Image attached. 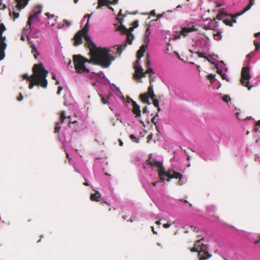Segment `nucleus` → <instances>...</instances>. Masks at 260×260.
I'll return each instance as SVG.
<instances>
[{"mask_svg": "<svg viewBox=\"0 0 260 260\" xmlns=\"http://www.w3.org/2000/svg\"><path fill=\"white\" fill-rule=\"evenodd\" d=\"M83 37L86 41L92 56V60L95 64L100 65L103 68L109 67L112 61L114 60V57L110 53V50L106 48H98L87 34L84 35Z\"/></svg>", "mask_w": 260, "mask_h": 260, "instance_id": "obj_1", "label": "nucleus"}, {"mask_svg": "<svg viewBox=\"0 0 260 260\" xmlns=\"http://www.w3.org/2000/svg\"><path fill=\"white\" fill-rule=\"evenodd\" d=\"M32 71L31 84H29V88L32 89L35 85L46 88L48 85L46 77L48 72L45 69L43 63L40 62L35 64L32 67Z\"/></svg>", "mask_w": 260, "mask_h": 260, "instance_id": "obj_2", "label": "nucleus"}, {"mask_svg": "<svg viewBox=\"0 0 260 260\" xmlns=\"http://www.w3.org/2000/svg\"><path fill=\"white\" fill-rule=\"evenodd\" d=\"M73 61L75 66V69L78 73L81 74L83 73H89V70L86 68L85 66L86 62L91 63L94 62L91 60H88L83 57L80 55H74L73 56Z\"/></svg>", "mask_w": 260, "mask_h": 260, "instance_id": "obj_3", "label": "nucleus"}, {"mask_svg": "<svg viewBox=\"0 0 260 260\" xmlns=\"http://www.w3.org/2000/svg\"><path fill=\"white\" fill-rule=\"evenodd\" d=\"M6 30V27L4 23L0 24V61L3 60L5 56V49L7 47V44L5 43L6 38L5 36H3V32Z\"/></svg>", "mask_w": 260, "mask_h": 260, "instance_id": "obj_4", "label": "nucleus"}, {"mask_svg": "<svg viewBox=\"0 0 260 260\" xmlns=\"http://www.w3.org/2000/svg\"><path fill=\"white\" fill-rule=\"evenodd\" d=\"M251 78L249 74V68L248 67H244L241 71V78L240 80L241 84L245 87H247L248 90H250L252 86H249V80Z\"/></svg>", "mask_w": 260, "mask_h": 260, "instance_id": "obj_5", "label": "nucleus"}, {"mask_svg": "<svg viewBox=\"0 0 260 260\" xmlns=\"http://www.w3.org/2000/svg\"><path fill=\"white\" fill-rule=\"evenodd\" d=\"M89 30V25H88V20H87V23L85 25L83 29L79 30L74 36V45L75 46H77L80 45L83 43V35L88 34V31Z\"/></svg>", "mask_w": 260, "mask_h": 260, "instance_id": "obj_6", "label": "nucleus"}, {"mask_svg": "<svg viewBox=\"0 0 260 260\" xmlns=\"http://www.w3.org/2000/svg\"><path fill=\"white\" fill-rule=\"evenodd\" d=\"M209 247L207 245L201 243L198 253L199 260H206L212 256L209 253Z\"/></svg>", "mask_w": 260, "mask_h": 260, "instance_id": "obj_7", "label": "nucleus"}, {"mask_svg": "<svg viewBox=\"0 0 260 260\" xmlns=\"http://www.w3.org/2000/svg\"><path fill=\"white\" fill-rule=\"evenodd\" d=\"M167 177H168V179H167V181L169 182L170 181L171 179H179V181L178 182V185H182L183 184V182L182 180H181V178L182 177V175L180 173L177 172L174 170H171L168 171V174Z\"/></svg>", "mask_w": 260, "mask_h": 260, "instance_id": "obj_8", "label": "nucleus"}, {"mask_svg": "<svg viewBox=\"0 0 260 260\" xmlns=\"http://www.w3.org/2000/svg\"><path fill=\"white\" fill-rule=\"evenodd\" d=\"M126 35V43L123 45H120L117 48V52L119 53V55L121 53L122 50L123 49H124L125 48V47H126L127 43H128L130 45L132 44L133 40L134 38V36L132 34L129 33L128 34H127Z\"/></svg>", "mask_w": 260, "mask_h": 260, "instance_id": "obj_9", "label": "nucleus"}, {"mask_svg": "<svg viewBox=\"0 0 260 260\" xmlns=\"http://www.w3.org/2000/svg\"><path fill=\"white\" fill-rule=\"evenodd\" d=\"M41 7L38 6L35 8V12L34 14L29 16L28 21L27 22V25H29V27L31 24V20L35 18H37L38 15L42 12Z\"/></svg>", "mask_w": 260, "mask_h": 260, "instance_id": "obj_10", "label": "nucleus"}, {"mask_svg": "<svg viewBox=\"0 0 260 260\" xmlns=\"http://www.w3.org/2000/svg\"><path fill=\"white\" fill-rule=\"evenodd\" d=\"M207 212L209 216L215 218L216 220L219 219V217L215 214L216 213V209L214 206H208L207 207Z\"/></svg>", "mask_w": 260, "mask_h": 260, "instance_id": "obj_11", "label": "nucleus"}, {"mask_svg": "<svg viewBox=\"0 0 260 260\" xmlns=\"http://www.w3.org/2000/svg\"><path fill=\"white\" fill-rule=\"evenodd\" d=\"M132 105H133V108H132V112L133 113L136 115V117H138L139 116H141V110H140V107L139 106L137 103L132 100Z\"/></svg>", "mask_w": 260, "mask_h": 260, "instance_id": "obj_12", "label": "nucleus"}, {"mask_svg": "<svg viewBox=\"0 0 260 260\" xmlns=\"http://www.w3.org/2000/svg\"><path fill=\"white\" fill-rule=\"evenodd\" d=\"M237 14L236 15H228V16H230L232 18V19L230 20L229 19H224L223 20V22L226 25L229 26H233V23H236V18L238 17L236 16Z\"/></svg>", "mask_w": 260, "mask_h": 260, "instance_id": "obj_13", "label": "nucleus"}, {"mask_svg": "<svg viewBox=\"0 0 260 260\" xmlns=\"http://www.w3.org/2000/svg\"><path fill=\"white\" fill-rule=\"evenodd\" d=\"M198 29L195 25H193L190 27H183L181 31V34L184 36H186L188 33L197 31Z\"/></svg>", "mask_w": 260, "mask_h": 260, "instance_id": "obj_14", "label": "nucleus"}, {"mask_svg": "<svg viewBox=\"0 0 260 260\" xmlns=\"http://www.w3.org/2000/svg\"><path fill=\"white\" fill-rule=\"evenodd\" d=\"M135 73L133 75V78L135 80L140 79L139 76L143 72V69L141 66H135L134 68Z\"/></svg>", "mask_w": 260, "mask_h": 260, "instance_id": "obj_15", "label": "nucleus"}, {"mask_svg": "<svg viewBox=\"0 0 260 260\" xmlns=\"http://www.w3.org/2000/svg\"><path fill=\"white\" fill-rule=\"evenodd\" d=\"M149 55L148 54H147L146 55V63H145V67L147 69L145 71V73H147L149 75L154 74L153 70L152 68L149 67L150 65V61L149 59Z\"/></svg>", "mask_w": 260, "mask_h": 260, "instance_id": "obj_16", "label": "nucleus"}, {"mask_svg": "<svg viewBox=\"0 0 260 260\" xmlns=\"http://www.w3.org/2000/svg\"><path fill=\"white\" fill-rule=\"evenodd\" d=\"M147 162L148 164L150 165L151 166H155L158 168L159 170L164 169V167L162 166V164L161 162L157 161L154 159H148L147 160Z\"/></svg>", "mask_w": 260, "mask_h": 260, "instance_id": "obj_17", "label": "nucleus"}, {"mask_svg": "<svg viewBox=\"0 0 260 260\" xmlns=\"http://www.w3.org/2000/svg\"><path fill=\"white\" fill-rule=\"evenodd\" d=\"M147 44H143L137 52V58H141L144 56V54L147 49Z\"/></svg>", "mask_w": 260, "mask_h": 260, "instance_id": "obj_18", "label": "nucleus"}, {"mask_svg": "<svg viewBox=\"0 0 260 260\" xmlns=\"http://www.w3.org/2000/svg\"><path fill=\"white\" fill-rule=\"evenodd\" d=\"M118 0H98L99 6H104L109 4H115ZM99 7H98L99 8Z\"/></svg>", "mask_w": 260, "mask_h": 260, "instance_id": "obj_19", "label": "nucleus"}, {"mask_svg": "<svg viewBox=\"0 0 260 260\" xmlns=\"http://www.w3.org/2000/svg\"><path fill=\"white\" fill-rule=\"evenodd\" d=\"M17 3L16 7L19 10L23 9L27 5L29 0H14Z\"/></svg>", "mask_w": 260, "mask_h": 260, "instance_id": "obj_20", "label": "nucleus"}, {"mask_svg": "<svg viewBox=\"0 0 260 260\" xmlns=\"http://www.w3.org/2000/svg\"><path fill=\"white\" fill-rule=\"evenodd\" d=\"M203 239H204V238H202L201 239L197 240L195 242L194 244H193V247H192L190 249V251L193 252H198L199 253L200 247V246L201 244V243H201V240H203Z\"/></svg>", "mask_w": 260, "mask_h": 260, "instance_id": "obj_21", "label": "nucleus"}, {"mask_svg": "<svg viewBox=\"0 0 260 260\" xmlns=\"http://www.w3.org/2000/svg\"><path fill=\"white\" fill-rule=\"evenodd\" d=\"M90 200L92 201L100 202L101 201V195L98 191L90 195Z\"/></svg>", "mask_w": 260, "mask_h": 260, "instance_id": "obj_22", "label": "nucleus"}, {"mask_svg": "<svg viewBox=\"0 0 260 260\" xmlns=\"http://www.w3.org/2000/svg\"><path fill=\"white\" fill-rule=\"evenodd\" d=\"M253 1L254 0H250L248 5L242 10V11H241L240 13H237L236 16H239L243 14L246 11H248L251 8V7L254 5Z\"/></svg>", "mask_w": 260, "mask_h": 260, "instance_id": "obj_23", "label": "nucleus"}, {"mask_svg": "<svg viewBox=\"0 0 260 260\" xmlns=\"http://www.w3.org/2000/svg\"><path fill=\"white\" fill-rule=\"evenodd\" d=\"M139 97L140 99L143 103L147 104L148 105H150L151 104L149 100V98H150V97L147 94H141Z\"/></svg>", "mask_w": 260, "mask_h": 260, "instance_id": "obj_24", "label": "nucleus"}, {"mask_svg": "<svg viewBox=\"0 0 260 260\" xmlns=\"http://www.w3.org/2000/svg\"><path fill=\"white\" fill-rule=\"evenodd\" d=\"M145 94H147L148 96H149L151 99H153L155 98V95L154 93V91L153 90V85L152 84H150L148 88V91Z\"/></svg>", "mask_w": 260, "mask_h": 260, "instance_id": "obj_25", "label": "nucleus"}, {"mask_svg": "<svg viewBox=\"0 0 260 260\" xmlns=\"http://www.w3.org/2000/svg\"><path fill=\"white\" fill-rule=\"evenodd\" d=\"M158 174L160 177V180L162 182H164V181L165 180L164 176H167L168 172H165V169L158 170Z\"/></svg>", "mask_w": 260, "mask_h": 260, "instance_id": "obj_26", "label": "nucleus"}, {"mask_svg": "<svg viewBox=\"0 0 260 260\" xmlns=\"http://www.w3.org/2000/svg\"><path fill=\"white\" fill-rule=\"evenodd\" d=\"M215 68L217 69V73L218 74L220 75L222 79L225 80L227 81H229V80L226 78V74L222 73V71L221 69H218L217 64H215Z\"/></svg>", "mask_w": 260, "mask_h": 260, "instance_id": "obj_27", "label": "nucleus"}, {"mask_svg": "<svg viewBox=\"0 0 260 260\" xmlns=\"http://www.w3.org/2000/svg\"><path fill=\"white\" fill-rule=\"evenodd\" d=\"M228 16V14L223 11H220L216 16V19L221 20L225 16Z\"/></svg>", "mask_w": 260, "mask_h": 260, "instance_id": "obj_28", "label": "nucleus"}, {"mask_svg": "<svg viewBox=\"0 0 260 260\" xmlns=\"http://www.w3.org/2000/svg\"><path fill=\"white\" fill-rule=\"evenodd\" d=\"M117 30L121 32L123 34H127V28H126L124 25H120L117 27Z\"/></svg>", "mask_w": 260, "mask_h": 260, "instance_id": "obj_29", "label": "nucleus"}, {"mask_svg": "<svg viewBox=\"0 0 260 260\" xmlns=\"http://www.w3.org/2000/svg\"><path fill=\"white\" fill-rule=\"evenodd\" d=\"M254 131L255 133L258 132L260 133V120L256 122L254 128Z\"/></svg>", "mask_w": 260, "mask_h": 260, "instance_id": "obj_30", "label": "nucleus"}, {"mask_svg": "<svg viewBox=\"0 0 260 260\" xmlns=\"http://www.w3.org/2000/svg\"><path fill=\"white\" fill-rule=\"evenodd\" d=\"M31 52L34 54L35 58L36 59L39 55L37 51V48L34 45L31 46Z\"/></svg>", "mask_w": 260, "mask_h": 260, "instance_id": "obj_31", "label": "nucleus"}, {"mask_svg": "<svg viewBox=\"0 0 260 260\" xmlns=\"http://www.w3.org/2000/svg\"><path fill=\"white\" fill-rule=\"evenodd\" d=\"M60 129V126L59 125V123L58 122H56L55 123V126L54 127V133L58 134L59 133Z\"/></svg>", "mask_w": 260, "mask_h": 260, "instance_id": "obj_32", "label": "nucleus"}, {"mask_svg": "<svg viewBox=\"0 0 260 260\" xmlns=\"http://www.w3.org/2000/svg\"><path fill=\"white\" fill-rule=\"evenodd\" d=\"M214 38L215 40L219 41L221 39V32H217L216 34H214Z\"/></svg>", "mask_w": 260, "mask_h": 260, "instance_id": "obj_33", "label": "nucleus"}, {"mask_svg": "<svg viewBox=\"0 0 260 260\" xmlns=\"http://www.w3.org/2000/svg\"><path fill=\"white\" fill-rule=\"evenodd\" d=\"M153 75L154 74L149 75L150 84H152V83L155 81L156 79V77Z\"/></svg>", "mask_w": 260, "mask_h": 260, "instance_id": "obj_34", "label": "nucleus"}, {"mask_svg": "<svg viewBox=\"0 0 260 260\" xmlns=\"http://www.w3.org/2000/svg\"><path fill=\"white\" fill-rule=\"evenodd\" d=\"M236 115H237V118L239 119V120H242V119L245 120V118H244L243 116H242V113L238 112L236 113ZM250 118V117L249 118H248V117L246 118V119H249Z\"/></svg>", "mask_w": 260, "mask_h": 260, "instance_id": "obj_35", "label": "nucleus"}, {"mask_svg": "<svg viewBox=\"0 0 260 260\" xmlns=\"http://www.w3.org/2000/svg\"><path fill=\"white\" fill-rule=\"evenodd\" d=\"M66 118V114H65L64 111H62L60 114V116L61 123L63 122Z\"/></svg>", "mask_w": 260, "mask_h": 260, "instance_id": "obj_36", "label": "nucleus"}, {"mask_svg": "<svg viewBox=\"0 0 260 260\" xmlns=\"http://www.w3.org/2000/svg\"><path fill=\"white\" fill-rule=\"evenodd\" d=\"M196 54H198V55L199 56V57H203V58H206L207 60H208L209 62L210 61V59H209L208 57H206L204 55V54L200 52H199V51H197L196 52Z\"/></svg>", "mask_w": 260, "mask_h": 260, "instance_id": "obj_37", "label": "nucleus"}, {"mask_svg": "<svg viewBox=\"0 0 260 260\" xmlns=\"http://www.w3.org/2000/svg\"><path fill=\"white\" fill-rule=\"evenodd\" d=\"M222 101L225 103H228L231 101V98L229 95H225L222 97Z\"/></svg>", "mask_w": 260, "mask_h": 260, "instance_id": "obj_38", "label": "nucleus"}, {"mask_svg": "<svg viewBox=\"0 0 260 260\" xmlns=\"http://www.w3.org/2000/svg\"><path fill=\"white\" fill-rule=\"evenodd\" d=\"M23 77L24 79L29 81L30 82L29 84H31V75L29 76L27 74H24L23 75Z\"/></svg>", "mask_w": 260, "mask_h": 260, "instance_id": "obj_39", "label": "nucleus"}, {"mask_svg": "<svg viewBox=\"0 0 260 260\" xmlns=\"http://www.w3.org/2000/svg\"><path fill=\"white\" fill-rule=\"evenodd\" d=\"M129 138L130 139L133 140L134 142H135L137 143H139V139H137L135 136H134V135L132 134V135H131L130 136H129Z\"/></svg>", "mask_w": 260, "mask_h": 260, "instance_id": "obj_40", "label": "nucleus"}, {"mask_svg": "<svg viewBox=\"0 0 260 260\" xmlns=\"http://www.w3.org/2000/svg\"><path fill=\"white\" fill-rule=\"evenodd\" d=\"M153 100V104L155 107H158L159 106V101L158 100L156 99L155 98L153 99H152Z\"/></svg>", "mask_w": 260, "mask_h": 260, "instance_id": "obj_41", "label": "nucleus"}, {"mask_svg": "<svg viewBox=\"0 0 260 260\" xmlns=\"http://www.w3.org/2000/svg\"><path fill=\"white\" fill-rule=\"evenodd\" d=\"M215 76V75L211 74L208 75L207 79L210 81H213L214 80Z\"/></svg>", "mask_w": 260, "mask_h": 260, "instance_id": "obj_42", "label": "nucleus"}, {"mask_svg": "<svg viewBox=\"0 0 260 260\" xmlns=\"http://www.w3.org/2000/svg\"><path fill=\"white\" fill-rule=\"evenodd\" d=\"M150 30V27L148 26L146 29L145 32V37H149V35L150 34V32L149 31Z\"/></svg>", "mask_w": 260, "mask_h": 260, "instance_id": "obj_43", "label": "nucleus"}, {"mask_svg": "<svg viewBox=\"0 0 260 260\" xmlns=\"http://www.w3.org/2000/svg\"><path fill=\"white\" fill-rule=\"evenodd\" d=\"M253 43L255 47V50H258L260 48V45L256 40L254 41Z\"/></svg>", "mask_w": 260, "mask_h": 260, "instance_id": "obj_44", "label": "nucleus"}, {"mask_svg": "<svg viewBox=\"0 0 260 260\" xmlns=\"http://www.w3.org/2000/svg\"><path fill=\"white\" fill-rule=\"evenodd\" d=\"M19 16V13L18 12H16L14 11L13 12V16L14 20L18 18Z\"/></svg>", "mask_w": 260, "mask_h": 260, "instance_id": "obj_45", "label": "nucleus"}, {"mask_svg": "<svg viewBox=\"0 0 260 260\" xmlns=\"http://www.w3.org/2000/svg\"><path fill=\"white\" fill-rule=\"evenodd\" d=\"M108 99H109L108 97L107 98V99H106L105 98V97H104V96L102 97V98H101L102 103L104 104H106L107 103H108Z\"/></svg>", "mask_w": 260, "mask_h": 260, "instance_id": "obj_46", "label": "nucleus"}, {"mask_svg": "<svg viewBox=\"0 0 260 260\" xmlns=\"http://www.w3.org/2000/svg\"><path fill=\"white\" fill-rule=\"evenodd\" d=\"M140 59H141V58H137V60H136V61H135V63H134V68L135 66H140Z\"/></svg>", "mask_w": 260, "mask_h": 260, "instance_id": "obj_47", "label": "nucleus"}, {"mask_svg": "<svg viewBox=\"0 0 260 260\" xmlns=\"http://www.w3.org/2000/svg\"><path fill=\"white\" fill-rule=\"evenodd\" d=\"M52 78L56 81L55 84L56 85H58L59 84V81L58 80H56L55 75L53 73H52Z\"/></svg>", "mask_w": 260, "mask_h": 260, "instance_id": "obj_48", "label": "nucleus"}, {"mask_svg": "<svg viewBox=\"0 0 260 260\" xmlns=\"http://www.w3.org/2000/svg\"><path fill=\"white\" fill-rule=\"evenodd\" d=\"M149 42V37H145V38L144 39V44H147V46H148Z\"/></svg>", "mask_w": 260, "mask_h": 260, "instance_id": "obj_49", "label": "nucleus"}, {"mask_svg": "<svg viewBox=\"0 0 260 260\" xmlns=\"http://www.w3.org/2000/svg\"><path fill=\"white\" fill-rule=\"evenodd\" d=\"M147 73H145V72H143L139 76L140 77V79H138V80H141V79L143 78V77H146V74H147Z\"/></svg>", "mask_w": 260, "mask_h": 260, "instance_id": "obj_50", "label": "nucleus"}, {"mask_svg": "<svg viewBox=\"0 0 260 260\" xmlns=\"http://www.w3.org/2000/svg\"><path fill=\"white\" fill-rule=\"evenodd\" d=\"M171 225V224L170 223H167L164 224L163 227L165 229H167V228H170Z\"/></svg>", "mask_w": 260, "mask_h": 260, "instance_id": "obj_51", "label": "nucleus"}, {"mask_svg": "<svg viewBox=\"0 0 260 260\" xmlns=\"http://www.w3.org/2000/svg\"><path fill=\"white\" fill-rule=\"evenodd\" d=\"M133 25L134 26V27H135V28L137 27L138 26V21L136 20V21H134L133 23Z\"/></svg>", "mask_w": 260, "mask_h": 260, "instance_id": "obj_52", "label": "nucleus"}, {"mask_svg": "<svg viewBox=\"0 0 260 260\" xmlns=\"http://www.w3.org/2000/svg\"><path fill=\"white\" fill-rule=\"evenodd\" d=\"M190 228H191V230H192L194 232H197L198 231V228L197 227H196V226H193L192 225H191L190 226Z\"/></svg>", "mask_w": 260, "mask_h": 260, "instance_id": "obj_53", "label": "nucleus"}, {"mask_svg": "<svg viewBox=\"0 0 260 260\" xmlns=\"http://www.w3.org/2000/svg\"><path fill=\"white\" fill-rule=\"evenodd\" d=\"M23 99V95L21 93L19 94V96L17 98V100L18 101H21Z\"/></svg>", "mask_w": 260, "mask_h": 260, "instance_id": "obj_54", "label": "nucleus"}, {"mask_svg": "<svg viewBox=\"0 0 260 260\" xmlns=\"http://www.w3.org/2000/svg\"><path fill=\"white\" fill-rule=\"evenodd\" d=\"M63 89V87H61V86H59L58 88V90H57V93L58 94H60V91Z\"/></svg>", "mask_w": 260, "mask_h": 260, "instance_id": "obj_55", "label": "nucleus"}, {"mask_svg": "<svg viewBox=\"0 0 260 260\" xmlns=\"http://www.w3.org/2000/svg\"><path fill=\"white\" fill-rule=\"evenodd\" d=\"M155 116H154L152 118L151 121L155 126H156V122L155 121ZM156 128L157 129V126H156Z\"/></svg>", "mask_w": 260, "mask_h": 260, "instance_id": "obj_56", "label": "nucleus"}, {"mask_svg": "<svg viewBox=\"0 0 260 260\" xmlns=\"http://www.w3.org/2000/svg\"><path fill=\"white\" fill-rule=\"evenodd\" d=\"M127 34H128L129 33V34H132V31H133L134 30V28L133 27H130L129 29H127Z\"/></svg>", "mask_w": 260, "mask_h": 260, "instance_id": "obj_57", "label": "nucleus"}, {"mask_svg": "<svg viewBox=\"0 0 260 260\" xmlns=\"http://www.w3.org/2000/svg\"><path fill=\"white\" fill-rule=\"evenodd\" d=\"M143 113H146L147 112V108L145 106L142 110Z\"/></svg>", "mask_w": 260, "mask_h": 260, "instance_id": "obj_58", "label": "nucleus"}, {"mask_svg": "<svg viewBox=\"0 0 260 260\" xmlns=\"http://www.w3.org/2000/svg\"><path fill=\"white\" fill-rule=\"evenodd\" d=\"M64 23H66V25L67 26H69L71 25V22H69V21H68V20H64Z\"/></svg>", "mask_w": 260, "mask_h": 260, "instance_id": "obj_59", "label": "nucleus"}, {"mask_svg": "<svg viewBox=\"0 0 260 260\" xmlns=\"http://www.w3.org/2000/svg\"><path fill=\"white\" fill-rule=\"evenodd\" d=\"M152 138V134H150L147 136L148 142L151 140Z\"/></svg>", "mask_w": 260, "mask_h": 260, "instance_id": "obj_60", "label": "nucleus"}, {"mask_svg": "<svg viewBox=\"0 0 260 260\" xmlns=\"http://www.w3.org/2000/svg\"><path fill=\"white\" fill-rule=\"evenodd\" d=\"M150 14V15H152V16H155L156 13H155V10L151 11Z\"/></svg>", "mask_w": 260, "mask_h": 260, "instance_id": "obj_61", "label": "nucleus"}, {"mask_svg": "<svg viewBox=\"0 0 260 260\" xmlns=\"http://www.w3.org/2000/svg\"><path fill=\"white\" fill-rule=\"evenodd\" d=\"M162 16H163V14H158L157 15V18H156V20H157L158 19H160L161 17H162Z\"/></svg>", "mask_w": 260, "mask_h": 260, "instance_id": "obj_62", "label": "nucleus"}, {"mask_svg": "<svg viewBox=\"0 0 260 260\" xmlns=\"http://www.w3.org/2000/svg\"><path fill=\"white\" fill-rule=\"evenodd\" d=\"M118 141H119V145L120 146H122L123 145V142L120 140V139H119L118 140Z\"/></svg>", "mask_w": 260, "mask_h": 260, "instance_id": "obj_63", "label": "nucleus"}, {"mask_svg": "<svg viewBox=\"0 0 260 260\" xmlns=\"http://www.w3.org/2000/svg\"><path fill=\"white\" fill-rule=\"evenodd\" d=\"M259 36H260V32L255 33L254 34V37L256 38L258 37Z\"/></svg>", "mask_w": 260, "mask_h": 260, "instance_id": "obj_64", "label": "nucleus"}]
</instances>
